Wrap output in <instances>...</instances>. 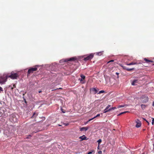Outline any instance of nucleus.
Instances as JSON below:
<instances>
[{
  "label": "nucleus",
  "instance_id": "obj_44",
  "mask_svg": "<svg viewBox=\"0 0 154 154\" xmlns=\"http://www.w3.org/2000/svg\"><path fill=\"white\" fill-rule=\"evenodd\" d=\"M88 122H89V121H88V122H87V123H88Z\"/></svg>",
  "mask_w": 154,
  "mask_h": 154
},
{
  "label": "nucleus",
  "instance_id": "obj_36",
  "mask_svg": "<svg viewBox=\"0 0 154 154\" xmlns=\"http://www.w3.org/2000/svg\"><path fill=\"white\" fill-rule=\"evenodd\" d=\"M146 121L148 123V125H149V122L148 121H147V120H146Z\"/></svg>",
  "mask_w": 154,
  "mask_h": 154
},
{
  "label": "nucleus",
  "instance_id": "obj_8",
  "mask_svg": "<svg viewBox=\"0 0 154 154\" xmlns=\"http://www.w3.org/2000/svg\"><path fill=\"white\" fill-rule=\"evenodd\" d=\"M80 139H81L82 140H87V137L85 135H83L82 136H80L79 138Z\"/></svg>",
  "mask_w": 154,
  "mask_h": 154
},
{
  "label": "nucleus",
  "instance_id": "obj_10",
  "mask_svg": "<svg viewBox=\"0 0 154 154\" xmlns=\"http://www.w3.org/2000/svg\"><path fill=\"white\" fill-rule=\"evenodd\" d=\"M138 82V80H134L131 83L132 85H136V84Z\"/></svg>",
  "mask_w": 154,
  "mask_h": 154
},
{
  "label": "nucleus",
  "instance_id": "obj_39",
  "mask_svg": "<svg viewBox=\"0 0 154 154\" xmlns=\"http://www.w3.org/2000/svg\"><path fill=\"white\" fill-rule=\"evenodd\" d=\"M116 75H118L119 74V73H118V72H116Z\"/></svg>",
  "mask_w": 154,
  "mask_h": 154
},
{
  "label": "nucleus",
  "instance_id": "obj_12",
  "mask_svg": "<svg viewBox=\"0 0 154 154\" xmlns=\"http://www.w3.org/2000/svg\"><path fill=\"white\" fill-rule=\"evenodd\" d=\"M81 79H80V82L82 81L83 80H84L85 78V76L83 75H81L80 76Z\"/></svg>",
  "mask_w": 154,
  "mask_h": 154
},
{
  "label": "nucleus",
  "instance_id": "obj_17",
  "mask_svg": "<svg viewBox=\"0 0 154 154\" xmlns=\"http://www.w3.org/2000/svg\"><path fill=\"white\" fill-rule=\"evenodd\" d=\"M134 68H131V69H128V68L126 69V70L128 71H130L131 70H134Z\"/></svg>",
  "mask_w": 154,
  "mask_h": 154
},
{
  "label": "nucleus",
  "instance_id": "obj_20",
  "mask_svg": "<svg viewBox=\"0 0 154 154\" xmlns=\"http://www.w3.org/2000/svg\"><path fill=\"white\" fill-rule=\"evenodd\" d=\"M146 106L145 105L142 104L141 105V106L142 108L143 109H144L145 108Z\"/></svg>",
  "mask_w": 154,
  "mask_h": 154
},
{
  "label": "nucleus",
  "instance_id": "obj_29",
  "mask_svg": "<svg viewBox=\"0 0 154 154\" xmlns=\"http://www.w3.org/2000/svg\"><path fill=\"white\" fill-rule=\"evenodd\" d=\"M114 61V60H111L109 61H108V62H107V63H109L111 62H113Z\"/></svg>",
  "mask_w": 154,
  "mask_h": 154
},
{
  "label": "nucleus",
  "instance_id": "obj_26",
  "mask_svg": "<svg viewBox=\"0 0 154 154\" xmlns=\"http://www.w3.org/2000/svg\"><path fill=\"white\" fill-rule=\"evenodd\" d=\"M94 151L93 150L92 151L89 152L87 154H91L92 153V152Z\"/></svg>",
  "mask_w": 154,
  "mask_h": 154
},
{
  "label": "nucleus",
  "instance_id": "obj_41",
  "mask_svg": "<svg viewBox=\"0 0 154 154\" xmlns=\"http://www.w3.org/2000/svg\"><path fill=\"white\" fill-rule=\"evenodd\" d=\"M143 119V120H145V121H146V120L145 119Z\"/></svg>",
  "mask_w": 154,
  "mask_h": 154
},
{
  "label": "nucleus",
  "instance_id": "obj_22",
  "mask_svg": "<svg viewBox=\"0 0 154 154\" xmlns=\"http://www.w3.org/2000/svg\"><path fill=\"white\" fill-rule=\"evenodd\" d=\"M101 142H102V140L100 139H99L97 141V142H98V144L99 145L100 144V143H101Z\"/></svg>",
  "mask_w": 154,
  "mask_h": 154
},
{
  "label": "nucleus",
  "instance_id": "obj_30",
  "mask_svg": "<svg viewBox=\"0 0 154 154\" xmlns=\"http://www.w3.org/2000/svg\"><path fill=\"white\" fill-rule=\"evenodd\" d=\"M16 85L14 84L13 85V87L11 88V89L12 90L14 88H16Z\"/></svg>",
  "mask_w": 154,
  "mask_h": 154
},
{
  "label": "nucleus",
  "instance_id": "obj_25",
  "mask_svg": "<svg viewBox=\"0 0 154 154\" xmlns=\"http://www.w3.org/2000/svg\"><path fill=\"white\" fill-rule=\"evenodd\" d=\"M104 92H105V91H104L101 90V91H99V92L98 94L102 93H104Z\"/></svg>",
  "mask_w": 154,
  "mask_h": 154
},
{
  "label": "nucleus",
  "instance_id": "obj_47",
  "mask_svg": "<svg viewBox=\"0 0 154 154\" xmlns=\"http://www.w3.org/2000/svg\"><path fill=\"white\" fill-rule=\"evenodd\" d=\"M142 154H144V153H142Z\"/></svg>",
  "mask_w": 154,
  "mask_h": 154
},
{
  "label": "nucleus",
  "instance_id": "obj_35",
  "mask_svg": "<svg viewBox=\"0 0 154 154\" xmlns=\"http://www.w3.org/2000/svg\"><path fill=\"white\" fill-rule=\"evenodd\" d=\"M62 89V88H57V89H54V90H52V91H53V90H57V89Z\"/></svg>",
  "mask_w": 154,
  "mask_h": 154
},
{
  "label": "nucleus",
  "instance_id": "obj_6",
  "mask_svg": "<svg viewBox=\"0 0 154 154\" xmlns=\"http://www.w3.org/2000/svg\"><path fill=\"white\" fill-rule=\"evenodd\" d=\"M77 60V58L76 57H73L69 59H66L64 60H61V61H63L66 62L68 61H75V60Z\"/></svg>",
  "mask_w": 154,
  "mask_h": 154
},
{
  "label": "nucleus",
  "instance_id": "obj_31",
  "mask_svg": "<svg viewBox=\"0 0 154 154\" xmlns=\"http://www.w3.org/2000/svg\"><path fill=\"white\" fill-rule=\"evenodd\" d=\"M98 154H102V152L101 151H100L98 152Z\"/></svg>",
  "mask_w": 154,
  "mask_h": 154
},
{
  "label": "nucleus",
  "instance_id": "obj_27",
  "mask_svg": "<svg viewBox=\"0 0 154 154\" xmlns=\"http://www.w3.org/2000/svg\"><path fill=\"white\" fill-rule=\"evenodd\" d=\"M154 119L153 118V119L152 120V125H153L154 124Z\"/></svg>",
  "mask_w": 154,
  "mask_h": 154
},
{
  "label": "nucleus",
  "instance_id": "obj_2",
  "mask_svg": "<svg viewBox=\"0 0 154 154\" xmlns=\"http://www.w3.org/2000/svg\"><path fill=\"white\" fill-rule=\"evenodd\" d=\"M10 120L12 122H17V118L16 115L12 114L10 116Z\"/></svg>",
  "mask_w": 154,
  "mask_h": 154
},
{
  "label": "nucleus",
  "instance_id": "obj_42",
  "mask_svg": "<svg viewBox=\"0 0 154 154\" xmlns=\"http://www.w3.org/2000/svg\"><path fill=\"white\" fill-rule=\"evenodd\" d=\"M68 125V124H66L65 125L66 126V125Z\"/></svg>",
  "mask_w": 154,
  "mask_h": 154
},
{
  "label": "nucleus",
  "instance_id": "obj_28",
  "mask_svg": "<svg viewBox=\"0 0 154 154\" xmlns=\"http://www.w3.org/2000/svg\"><path fill=\"white\" fill-rule=\"evenodd\" d=\"M36 115V116H37L38 115L37 114H36L35 113H34L33 114V117H34V116Z\"/></svg>",
  "mask_w": 154,
  "mask_h": 154
},
{
  "label": "nucleus",
  "instance_id": "obj_38",
  "mask_svg": "<svg viewBox=\"0 0 154 154\" xmlns=\"http://www.w3.org/2000/svg\"><path fill=\"white\" fill-rule=\"evenodd\" d=\"M31 136L30 135H29V137H28L27 138H29V137H31Z\"/></svg>",
  "mask_w": 154,
  "mask_h": 154
},
{
  "label": "nucleus",
  "instance_id": "obj_40",
  "mask_svg": "<svg viewBox=\"0 0 154 154\" xmlns=\"http://www.w3.org/2000/svg\"><path fill=\"white\" fill-rule=\"evenodd\" d=\"M42 92V91H38V93H40Z\"/></svg>",
  "mask_w": 154,
  "mask_h": 154
},
{
  "label": "nucleus",
  "instance_id": "obj_23",
  "mask_svg": "<svg viewBox=\"0 0 154 154\" xmlns=\"http://www.w3.org/2000/svg\"><path fill=\"white\" fill-rule=\"evenodd\" d=\"M145 101H143V102H147L148 101V98L147 97H146V99H145Z\"/></svg>",
  "mask_w": 154,
  "mask_h": 154
},
{
  "label": "nucleus",
  "instance_id": "obj_46",
  "mask_svg": "<svg viewBox=\"0 0 154 154\" xmlns=\"http://www.w3.org/2000/svg\"><path fill=\"white\" fill-rule=\"evenodd\" d=\"M153 65H154V64H153Z\"/></svg>",
  "mask_w": 154,
  "mask_h": 154
},
{
  "label": "nucleus",
  "instance_id": "obj_34",
  "mask_svg": "<svg viewBox=\"0 0 154 154\" xmlns=\"http://www.w3.org/2000/svg\"><path fill=\"white\" fill-rule=\"evenodd\" d=\"M122 67L124 69H126H126H127V68H126V67L125 66H122Z\"/></svg>",
  "mask_w": 154,
  "mask_h": 154
},
{
  "label": "nucleus",
  "instance_id": "obj_15",
  "mask_svg": "<svg viewBox=\"0 0 154 154\" xmlns=\"http://www.w3.org/2000/svg\"><path fill=\"white\" fill-rule=\"evenodd\" d=\"M100 116V114H97L96 116L94 117V118H92V119H90L89 120V121H91V120L93 119H94V118H96V117H97L99 116Z\"/></svg>",
  "mask_w": 154,
  "mask_h": 154
},
{
  "label": "nucleus",
  "instance_id": "obj_24",
  "mask_svg": "<svg viewBox=\"0 0 154 154\" xmlns=\"http://www.w3.org/2000/svg\"><path fill=\"white\" fill-rule=\"evenodd\" d=\"M116 109V107H112V108H109L110 109V110H114Z\"/></svg>",
  "mask_w": 154,
  "mask_h": 154
},
{
  "label": "nucleus",
  "instance_id": "obj_5",
  "mask_svg": "<svg viewBox=\"0 0 154 154\" xmlns=\"http://www.w3.org/2000/svg\"><path fill=\"white\" fill-rule=\"evenodd\" d=\"M37 68L36 67L32 68L29 69L28 71L27 76L30 74L32 73L34 71H36L37 70Z\"/></svg>",
  "mask_w": 154,
  "mask_h": 154
},
{
  "label": "nucleus",
  "instance_id": "obj_9",
  "mask_svg": "<svg viewBox=\"0 0 154 154\" xmlns=\"http://www.w3.org/2000/svg\"><path fill=\"white\" fill-rule=\"evenodd\" d=\"M143 60L147 63H149V62L153 63V61L150 60H149L146 58H144Z\"/></svg>",
  "mask_w": 154,
  "mask_h": 154
},
{
  "label": "nucleus",
  "instance_id": "obj_45",
  "mask_svg": "<svg viewBox=\"0 0 154 154\" xmlns=\"http://www.w3.org/2000/svg\"><path fill=\"white\" fill-rule=\"evenodd\" d=\"M88 122H89V121H88V122H87V123H88Z\"/></svg>",
  "mask_w": 154,
  "mask_h": 154
},
{
  "label": "nucleus",
  "instance_id": "obj_1",
  "mask_svg": "<svg viewBox=\"0 0 154 154\" xmlns=\"http://www.w3.org/2000/svg\"><path fill=\"white\" fill-rule=\"evenodd\" d=\"M94 57V54L91 53L88 56L87 55H85L82 57L84 58L83 60L84 61H87L88 60H91Z\"/></svg>",
  "mask_w": 154,
  "mask_h": 154
},
{
  "label": "nucleus",
  "instance_id": "obj_13",
  "mask_svg": "<svg viewBox=\"0 0 154 154\" xmlns=\"http://www.w3.org/2000/svg\"><path fill=\"white\" fill-rule=\"evenodd\" d=\"M141 126V123L140 122H137L136 125V127L137 128H139Z\"/></svg>",
  "mask_w": 154,
  "mask_h": 154
},
{
  "label": "nucleus",
  "instance_id": "obj_11",
  "mask_svg": "<svg viewBox=\"0 0 154 154\" xmlns=\"http://www.w3.org/2000/svg\"><path fill=\"white\" fill-rule=\"evenodd\" d=\"M110 111V109H108L106 107V108L104 110L103 113H106L107 112H109Z\"/></svg>",
  "mask_w": 154,
  "mask_h": 154
},
{
  "label": "nucleus",
  "instance_id": "obj_3",
  "mask_svg": "<svg viewBox=\"0 0 154 154\" xmlns=\"http://www.w3.org/2000/svg\"><path fill=\"white\" fill-rule=\"evenodd\" d=\"M8 78V76L5 75L0 76V83H3L5 82Z\"/></svg>",
  "mask_w": 154,
  "mask_h": 154
},
{
  "label": "nucleus",
  "instance_id": "obj_21",
  "mask_svg": "<svg viewBox=\"0 0 154 154\" xmlns=\"http://www.w3.org/2000/svg\"><path fill=\"white\" fill-rule=\"evenodd\" d=\"M136 64V63H130L128 64L127 65H134V64Z\"/></svg>",
  "mask_w": 154,
  "mask_h": 154
},
{
  "label": "nucleus",
  "instance_id": "obj_33",
  "mask_svg": "<svg viewBox=\"0 0 154 154\" xmlns=\"http://www.w3.org/2000/svg\"><path fill=\"white\" fill-rule=\"evenodd\" d=\"M111 106L109 105H108L106 107L108 109Z\"/></svg>",
  "mask_w": 154,
  "mask_h": 154
},
{
  "label": "nucleus",
  "instance_id": "obj_18",
  "mask_svg": "<svg viewBox=\"0 0 154 154\" xmlns=\"http://www.w3.org/2000/svg\"><path fill=\"white\" fill-rule=\"evenodd\" d=\"M103 52V51L100 52H97L96 53L97 55L100 56L102 54Z\"/></svg>",
  "mask_w": 154,
  "mask_h": 154
},
{
  "label": "nucleus",
  "instance_id": "obj_4",
  "mask_svg": "<svg viewBox=\"0 0 154 154\" xmlns=\"http://www.w3.org/2000/svg\"><path fill=\"white\" fill-rule=\"evenodd\" d=\"M18 76V74L17 73H14L12 72L10 75L8 76V77L12 79H17Z\"/></svg>",
  "mask_w": 154,
  "mask_h": 154
},
{
  "label": "nucleus",
  "instance_id": "obj_37",
  "mask_svg": "<svg viewBox=\"0 0 154 154\" xmlns=\"http://www.w3.org/2000/svg\"><path fill=\"white\" fill-rule=\"evenodd\" d=\"M152 106H154V101L153 102V103H152Z\"/></svg>",
  "mask_w": 154,
  "mask_h": 154
},
{
  "label": "nucleus",
  "instance_id": "obj_19",
  "mask_svg": "<svg viewBox=\"0 0 154 154\" xmlns=\"http://www.w3.org/2000/svg\"><path fill=\"white\" fill-rule=\"evenodd\" d=\"M128 112V111H125L124 112H121L118 115V116H120L122 114L125 113L126 112Z\"/></svg>",
  "mask_w": 154,
  "mask_h": 154
},
{
  "label": "nucleus",
  "instance_id": "obj_16",
  "mask_svg": "<svg viewBox=\"0 0 154 154\" xmlns=\"http://www.w3.org/2000/svg\"><path fill=\"white\" fill-rule=\"evenodd\" d=\"M127 106V105L125 104L119 105L118 106V108H119L123 107H125V106Z\"/></svg>",
  "mask_w": 154,
  "mask_h": 154
},
{
  "label": "nucleus",
  "instance_id": "obj_14",
  "mask_svg": "<svg viewBox=\"0 0 154 154\" xmlns=\"http://www.w3.org/2000/svg\"><path fill=\"white\" fill-rule=\"evenodd\" d=\"M92 91L94 92V94H96L98 92V91L95 88H93L92 89Z\"/></svg>",
  "mask_w": 154,
  "mask_h": 154
},
{
  "label": "nucleus",
  "instance_id": "obj_43",
  "mask_svg": "<svg viewBox=\"0 0 154 154\" xmlns=\"http://www.w3.org/2000/svg\"><path fill=\"white\" fill-rule=\"evenodd\" d=\"M58 125L59 126H61V125Z\"/></svg>",
  "mask_w": 154,
  "mask_h": 154
},
{
  "label": "nucleus",
  "instance_id": "obj_32",
  "mask_svg": "<svg viewBox=\"0 0 154 154\" xmlns=\"http://www.w3.org/2000/svg\"><path fill=\"white\" fill-rule=\"evenodd\" d=\"M0 91H3V90L2 88L1 87H0Z\"/></svg>",
  "mask_w": 154,
  "mask_h": 154
},
{
  "label": "nucleus",
  "instance_id": "obj_7",
  "mask_svg": "<svg viewBox=\"0 0 154 154\" xmlns=\"http://www.w3.org/2000/svg\"><path fill=\"white\" fill-rule=\"evenodd\" d=\"M88 129V127H83L80 128V131H86Z\"/></svg>",
  "mask_w": 154,
  "mask_h": 154
}]
</instances>
